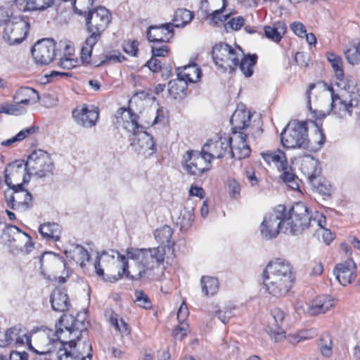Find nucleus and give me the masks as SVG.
Returning <instances> with one entry per match:
<instances>
[{"instance_id":"1","label":"nucleus","mask_w":360,"mask_h":360,"mask_svg":"<svg viewBox=\"0 0 360 360\" xmlns=\"http://www.w3.org/2000/svg\"><path fill=\"white\" fill-rule=\"evenodd\" d=\"M118 259L122 262V267L115 261L114 255L109 256L106 251L101 255L98 252L94 267L98 276L105 281L115 283L123 275L131 281L146 279L148 281L158 280L163 275L160 268L164 262L165 257L159 248L138 249L129 248L127 255L129 259L135 260V266L129 271L128 261L125 256L116 252Z\"/></svg>"},{"instance_id":"2","label":"nucleus","mask_w":360,"mask_h":360,"mask_svg":"<svg viewBox=\"0 0 360 360\" xmlns=\"http://www.w3.org/2000/svg\"><path fill=\"white\" fill-rule=\"evenodd\" d=\"M262 276L266 290L276 297L285 296L295 280L292 265L281 258L271 261L264 270Z\"/></svg>"},{"instance_id":"3","label":"nucleus","mask_w":360,"mask_h":360,"mask_svg":"<svg viewBox=\"0 0 360 360\" xmlns=\"http://www.w3.org/2000/svg\"><path fill=\"white\" fill-rule=\"evenodd\" d=\"M316 127V139L312 142L308 139L307 122L291 121L281 134V141L286 148H302L309 152H316L323 146L326 136L316 122L311 121Z\"/></svg>"},{"instance_id":"4","label":"nucleus","mask_w":360,"mask_h":360,"mask_svg":"<svg viewBox=\"0 0 360 360\" xmlns=\"http://www.w3.org/2000/svg\"><path fill=\"white\" fill-rule=\"evenodd\" d=\"M117 117H120L124 124V128L129 132L133 133L134 138L131 139V146L138 153L154 154L157 149L153 138L148 132L142 130L144 127L139 124V115L129 107L120 108L117 111Z\"/></svg>"},{"instance_id":"5","label":"nucleus","mask_w":360,"mask_h":360,"mask_svg":"<svg viewBox=\"0 0 360 360\" xmlns=\"http://www.w3.org/2000/svg\"><path fill=\"white\" fill-rule=\"evenodd\" d=\"M285 226L284 233L300 235L315 225L325 222V216L316 212L314 217L309 215L308 207L302 202H297L288 211H285Z\"/></svg>"},{"instance_id":"6","label":"nucleus","mask_w":360,"mask_h":360,"mask_svg":"<svg viewBox=\"0 0 360 360\" xmlns=\"http://www.w3.org/2000/svg\"><path fill=\"white\" fill-rule=\"evenodd\" d=\"M0 27H4V40L9 45H14L26 38L30 24L21 16L10 17L7 11L0 8Z\"/></svg>"},{"instance_id":"7","label":"nucleus","mask_w":360,"mask_h":360,"mask_svg":"<svg viewBox=\"0 0 360 360\" xmlns=\"http://www.w3.org/2000/svg\"><path fill=\"white\" fill-rule=\"evenodd\" d=\"M341 95L335 94L333 87H328L330 92L331 103L330 112L340 118H345L352 115L354 107L358 105L360 96L358 92L349 91L347 87Z\"/></svg>"},{"instance_id":"8","label":"nucleus","mask_w":360,"mask_h":360,"mask_svg":"<svg viewBox=\"0 0 360 360\" xmlns=\"http://www.w3.org/2000/svg\"><path fill=\"white\" fill-rule=\"evenodd\" d=\"M242 49L232 48L227 44L220 42L213 46L212 55L215 65L224 72H232L238 65L239 58L243 55Z\"/></svg>"},{"instance_id":"9","label":"nucleus","mask_w":360,"mask_h":360,"mask_svg":"<svg viewBox=\"0 0 360 360\" xmlns=\"http://www.w3.org/2000/svg\"><path fill=\"white\" fill-rule=\"evenodd\" d=\"M285 206L277 205L271 212L266 213L260 224L259 231L262 237L266 240L276 238L280 231L284 233Z\"/></svg>"},{"instance_id":"10","label":"nucleus","mask_w":360,"mask_h":360,"mask_svg":"<svg viewBox=\"0 0 360 360\" xmlns=\"http://www.w3.org/2000/svg\"><path fill=\"white\" fill-rule=\"evenodd\" d=\"M1 238L13 255H18L20 252L28 253L34 247L31 237L14 225L6 226Z\"/></svg>"},{"instance_id":"11","label":"nucleus","mask_w":360,"mask_h":360,"mask_svg":"<svg viewBox=\"0 0 360 360\" xmlns=\"http://www.w3.org/2000/svg\"><path fill=\"white\" fill-rule=\"evenodd\" d=\"M25 163L29 174L39 178L51 174L54 169V164L50 155L46 151L40 149L32 152Z\"/></svg>"},{"instance_id":"12","label":"nucleus","mask_w":360,"mask_h":360,"mask_svg":"<svg viewBox=\"0 0 360 360\" xmlns=\"http://www.w3.org/2000/svg\"><path fill=\"white\" fill-rule=\"evenodd\" d=\"M207 156L202 151L187 150L184 155L181 165L187 174L194 176H200L210 170Z\"/></svg>"},{"instance_id":"13","label":"nucleus","mask_w":360,"mask_h":360,"mask_svg":"<svg viewBox=\"0 0 360 360\" xmlns=\"http://www.w3.org/2000/svg\"><path fill=\"white\" fill-rule=\"evenodd\" d=\"M88 10L86 18V31L90 34H95L97 38L101 39L102 33L111 20L110 13L103 6H98L92 11L91 8Z\"/></svg>"},{"instance_id":"14","label":"nucleus","mask_w":360,"mask_h":360,"mask_svg":"<svg viewBox=\"0 0 360 360\" xmlns=\"http://www.w3.org/2000/svg\"><path fill=\"white\" fill-rule=\"evenodd\" d=\"M5 182L8 188H20L30 181L31 175L24 160H16L8 165L5 171Z\"/></svg>"},{"instance_id":"15","label":"nucleus","mask_w":360,"mask_h":360,"mask_svg":"<svg viewBox=\"0 0 360 360\" xmlns=\"http://www.w3.org/2000/svg\"><path fill=\"white\" fill-rule=\"evenodd\" d=\"M4 195L8 206L13 210L23 212L32 206V194L23 186L8 188L5 191Z\"/></svg>"},{"instance_id":"16","label":"nucleus","mask_w":360,"mask_h":360,"mask_svg":"<svg viewBox=\"0 0 360 360\" xmlns=\"http://www.w3.org/2000/svg\"><path fill=\"white\" fill-rule=\"evenodd\" d=\"M56 43L52 39H43L37 41L32 48V55L36 63L49 64L54 58Z\"/></svg>"},{"instance_id":"17","label":"nucleus","mask_w":360,"mask_h":360,"mask_svg":"<svg viewBox=\"0 0 360 360\" xmlns=\"http://www.w3.org/2000/svg\"><path fill=\"white\" fill-rule=\"evenodd\" d=\"M231 139L229 136H219L217 139H210L205 143L202 151L208 158V162H212L214 158L221 159L229 153Z\"/></svg>"},{"instance_id":"18","label":"nucleus","mask_w":360,"mask_h":360,"mask_svg":"<svg viewBox=\"0 0 360 360\" xmlns=\"http://www.w3.org/2000/svg\"><path fill=\"white\" fill-rule=\"evenodd\" d=\"M64 325H70V322H63V325L60 324V320L58 323L56 324V330L54 331L52 329L46 328L42 331L36 333L37 338L44 340V343L47 345L51 344L59 345L61 348L66 347L68 345L70 349H75L77 343L75 340L71 339L69 341H62L59 335L63 332Z\"/></svg>"},{"instance_id":"19","label":"nucleus","mask_w":360,"mask_h":360,"mask_svg":"<svg viewBox=\"0 0 360 360\" xmlns=\"http://www.w3.org/2000/svg\"><path fill=\"white\" fill-rule=\"evenodd\" d=\"M72 117L75 123L85 128H91L96 125L99 117L97 108L91 106L88 108L84 105L81 108H75L72 112Z\"/></svg>"},{"instance_id":"20","label":"nucleus","mask_w":360,"mask_h":360,"mask_svg":"<svg viewBox=\"0 0 360 360\" xmlns=\"http://www.w3.org/2000/svg\"><path fill=\"white\" fill-rule=\"evenodd\" d=\"M247 135L243 132L233 133L231 146L229 148L230 157L241 160L249 157L251 153L250 146L246 141Z\"/></svg>"},{"instance_id":"21","label":"nucleus","mask_w":360,"mask_h":360,"mask_svg":"<svg viewBox=\"0 0 360 360\" xmlns=\"http://www.w3.org/2000/svg\"><path fill=\"white\" fill-rule=\"evenodd\" d=\"M146 34L150 42H168L174 35L173 24L168 22L161 25H151L148 28Z\"/></svg>"},{"instance_id":"22","label":"nucleus","mask_w":360,"mask_h":360,"mask_svg":"<svg viewBox=\"0 0 360 360\" xmlns=\"http://www.w3.org/2000/svg\"><path fill=\"white\" fill-rule=\"evenodd\" d=\"M327 59L335 72L336 78L339 81L337 82V85L342 89H346L347 87L350 89L351 87H354V82L349 77H345L341 57L333 53H328Z\"/></svg>"},{"instance_id":"23","label":"nucleus","mask_w":360,"mask_h":360,"mask_svg":"<svg viewBox=\"0 0 360 360\" xmlns=\"http://www.w3.org/2000/svg\"><path fill=\"white\" fill-rule=\"evenodd\" d=\"M356 264L352 259H347L343 263L336 264L333 272L340 284L345 286L352 283L356 276Z\"/></svg>"},{"instance_id":"24","label":"nucleus","mask_w":360,"mask_h":360,"mask_svg":"<svg viewBox=\"0 0 360 360\" xmlns=\"http://www.w3.org/2000/svg\"><path fill=\"white\" fill-rule=\"evenodd\" d=\"M300 170L307 178L308 181L319 177L321 174L320 162L311 155H304L301 161Z\"/></svg>"},{"instance_id":"25","label":"nucleus","mask_w":360,"mask_h":360,"mask_svg":"<svg viewBox=\"0 0 360 360\" xmlns=\"http://www.w3.org/2000/svg\"><path fill=\"white\" fill-rule=\"evenodd\" d=\"M1 344L8 342V346L17 347L18 345H27L30 348H32L31 345V335L24 333L18 327H13L7 330V340H4Z\"/></svg>"},{"instance_id":"26","label":"nucleus","mask_w":360,"mask_h":360,"mask_svg":"<svg viewBox=\"0 0 360 360\" xmlns=\"http://www.w3.org/2000/svg\"><path fill=\"white\" fill-rule=\"evenodd\" d=\"M335 306V300L327 295L317 296L309 307L308 311L312 316L324 314Z\"/></svg>"},{"instance_id":"27","label":"nucleus","mask_w":360,"mask_h":360,"mask_svg":"<svg viewBox=\"0 0 360 360\" xmlns=\"http://www.w3.org/2000/svg\"><path fill=\"white\" fill-rule=\"evenodd\" d=\"M251 113L245 109L237 108L232 115L230 122L232 126L233 133H239L247 128L250 123Z\"/></svg>"},{"instance_id":"28","label":"nucleus","mask_w":360,"mask_h":360,"mask_svg":"<svg viewBox=\"0 0 360 360\" xmlns=\"http://www.w3.org/2000/svg\"><path fill=\"white\" fill-rule=\"evenodd\" d=\"M50 302L53 310L56 311L65 312L69 309L70 306L68 295L63 289L56 288L50 297Z\"/></svg>"},{"instance_id":"29","label":"nucleus","mask_w":360,"mask_h":360,"mask_svg":"<svg viewBox=\"0 0 360 360\" xmlns=\"http://www.w3.org/2000/svg\"><path fill=\"white\" fill-rule=\"evenodd\" d=\"M65 255L70 260L79 264L82 267H84L86 262L90 259L88 251L82 245L78 244H71L69 248L65 250Z\"/></svg>"},{"instance_id":"30","label":"nucleus","mask_w":360,"mask_h":360,"mask_svg":"<svg viewBox=\"0 0 360 360\" xmlns=\"http://www.w3.org/2000/svg\"><path fill=\"white\" fill-rule=\"evenodd\" d=\"M177 77L188 84V82L195 83L200 80L202 76L201 69L196 65H188L183 68L176 69Z\"/></svg>"},{"instance_id":"31","label":"nucleus","mask_w":360,"mask_h":360,"mask_svg":"<svg viewBox=\"0 0 360 360\" xmlns=\"http://www.w3.org/2000/svg\"><path fill=\"white\" fill-rule=\"evenodd\" d=\"M13 98L15 101H18V103L24 105H30L39 102L40 97L38 92L34 89L28 86H22L17 90Z\"/></svg>"},{"instance_id":"32","label":"nucleus","mask_w":360,"mask_h":360,"mask_svg":"<svg viewBox=\"0 0 360 360\" xmlns=\"http://www.w3.org/2000/svg\"><path fill=\"white\" fill-rule=\"evenodd\" d=\"M261 155L268 165L274 163L278 170L280 169L285 168V167L288 164L285 155L281 149L262 152L261 153Z\"/></svg>"},{"instance_id":"33","label":"nucleus","mask_w":360,"mask_h":360,"mask_svg":"<svg viewBox=\"0 0 360 360\" xmlns=\"http://www.w3.org/2000/svg\"><path fill=\"white\" fill-rule=\"evenodd\" d=\"M39 231L44 238L58 241L60 237L62 228L57 223L46 222L40 225Z\"/></svg>"},{"instance_id":"34","label":"nucleus","mask_w":360,"mask_h":360,"mask_svg":"<svg viewBox=\"0 0 360 360\" xmlns=\"http://www.w3.org/2000/svg\"><path fill=\"white\" fill-rule=\"evenodd\" d=\"M285 22L278 21L273 26H264V32L266 38L274 42H279L286 31Z\"/></svg>"},{"instance_id":"35","label":"nucleus","mask_w":360,"mask_h":360,"mask_svg":"<svg viewBox=\"0 0 360 360\" xmlns=\"http://www.w3.org/2000/svg\"><path fill=\"white\" fill-rule=\"evenodd\" d=\"M63 322H70V325H64V328L70 335L75 334L77 339L80 338L82 333L86 332L82 328V323L75 319L72 315L63 314L60 319V324L63 325Z\"/></svg>"},{"instance_id":"36","label":"nucleus","mask_w":360,"mask_h":360,"mask_svg":"<svg viewBox=\"0 0 360 360\" xmlns=\"http://www.w3.org/2000/svg\"><path fill=\"white\" fill-rule=\"evenodd\" d=\"M202 293L207 297L216 295L219 290V283L217 278L203 276L200 280Z\"/></svg>"},{"instance_id":"37","label":"nucleus","mask_w":360,"mask_h":360,"mask_svg":"<svg viewBox=\"0 0 360 360\" xmlns=\"http://www.w3.org/2000/svg\"><path fill=\"white\" fill-rule=\"evenodd\" d=\"M193 18V14L191 11L186 8L177 9L174 15L172 22L174 27H184L188 24Z\"/></svg>"},{"instance_id":"38","label":"nucleus","mask_w":360,"mask_h":360,"mask_svg":"<svg viewBox=\"0 0 360 360\" xmlns=\"http://www.w3.org/2000/svg\"><path fill=\"white\" fill-rule=\"evenodd\" d=\"M187 84L183 80L177 79L170 80L168 83V94L174 99L182 98L186 95Z\"/></svg>"},{"instance_id":"39","label":"nucleus","mask_w":360,"mask_h":360,"mask_svg":"<svg viewBox=\"0 0 360 360\" xmlns=\"http://www.w3.org/2000/svg\"><path fill=\"white\" fill-rule=\"evenodd\" d=\"M173 231L172 228L167 225H165L154 231V237L155 240L162 245L170 247L174 244L171 241Z\"/></svg>"},{"instance_id":"40","label":"nucleus","mask_w":360,"mask_h":360,"mask_svg":"<svg viewBox=\"0 0 360 360\" xmlns=\"http://www.w3.org/2000/svg\"><path fill=\"white\" fill-rule=\"evenodd\" d=\"M100 39L95 34H90L86 39L81 50V60L83 63H89L90 62L93 48Z\"/></svg>"},{"instance_id":"41","label":"nucleus","mask_w":360,"mask_h":360,"mask_svg":"<svg viewBox=\"0 0 360 360\" xmlns=\"http://www.w3.org/2000/svg\"><path fill=\"white\" fill-rule=\"evenodd\" d=\"M257 56L256 54H249L243 57L240 63L238 62L241 72L246 77H250L253 74V67L256 65Z\"/></svg>"},{"instance_id":"42","label":"nucleus","mask_w":360,"mask_h":360,"mask_svg":"<svg viewBox=\"0 0 360 360\" xmlns=\"http://www.w3.org/2000/svg\"><path fill=\"white\" fill-rule=\"evenodd\" d=\"M73 349L67 347L61 348L59 347L57 357L58 360H91L92 354L88 353L86 356H79V354H75Z\"/></svg>"},{"instance_id":"43","label":"nucleus","mask_w":360,"mask_h":360,"mask_svg":"<svg viewBox=\"0 0 360 360\" xmlns=\"http://www.w3.org/2000/svg\"><path fill=\"white\" fill-rule=\"evenodd\" d=\"M39 128L35 126H31L30 127L22 129L19 131L15 136L11 139H8L6 141H4L1 143L2 146H10L13 143L20 141L29 136L34 134L37 131H38Z\"/></svg>"},{"instance_id":"44","label":"nucleus","mask_w":360,"mask_h":360,"mask_svg":"<svg viewBox=\"0 0 360 360\" xmlns=\"http://www.w3.org/2000/svg\"><path fill=\"white\" fill-rule=\"evenodd\" d=\"M20 11H35V10H44L49 7L51 4L46 0H24L22 2Z\"/></svg>"},{"instance_id":"45","label":"nucleus","mask_w":360,"mask_h":360,"mask_svg":"<svg viewBox=\"0 0 360 360\" xmlns=\"http://www.w3.org/2000/svg\"><path fill=\"white\" fill-rule=\"evenodd\" d=\"M326 225V218L325 217V222L321 223V224L315 225L313 229H315L316 234L319 236H321L323 242L329 245L334 240V234L330 231V230L326 229L325 226Z\"/></svg>"},{"instance_id":"46","label":"nucleus","mask_w":360,"mask_h":360,"mask_svg":"<svg viewBox=\"0 0 360 360\" xmlns=\"http://www.w3.org/2000/svg\"><path fill=\"white\" fill-rule=\"evenodd\" d=\"M285 168L280 169L279 170L283 171V173L281 175V179L286 183L289 187L292 189L298 188V184L296 182L297 176L295 175L293 172H291L290 168H288V165L285 167Z\"/></svg>"},{"instance_id":"47","label":"nucleus","mask_w":360,"mask_h":360,"mask_svg":"<svg viewBox=\"0 0 360 360\" xmlns=\"http://www.w3.org/2000/svg\"><path fill=\"white\" fill-rule=\"evenodd\" d=\"M309 183L320 194L324 195H329L330 194L331 186L325 181H321L319 177L311 179Z\"/></svg>"},{"instance_id":"48","label":"nucleus","mask_w":360,"mask_h":360,"mask_svg":"<svg viewBox=\"0 0 360 360\" xmlns=\"http://www.w3.org/2000/svg\"><path fill=\"white\" fill-rule=\"evenodd\" d=\"M345 57L352 65H356L360 61V43L354 45L348 49L345 52Z\"/></svg>"},{"instance_id":"49","label":"nucleus","mask_w":360,"mask_h":360,"mask_svg":"<svg viewBox=\"0 0 360 360\" xmlns=\"http://www.w3.org/2000/svg\"><path fill=\"white\" fill-rule=\"evenodd\" d=\"M319 347L321 354L326 357L332 354V338L329 335H326L320 339Z\"/></svg>"},{"instance_id":"50","label":"nucleus","mask_w":360,"mask_h":360,"mask_svg":"<svg viewBox=\"0 0 360 360\" xmlns=\"http://www.w3.org/2000/svg\"><path fill=\"white\" fill-rule=\"evenodd\" d=\"M217 306L214 307V309L210 311V314H215L218 319L224 323L226 324L233 316V310L234 308H227L224 310L218 309Z\"/></svg>"},{"instance_id":"51","label":"nucleus","mask_w":360,"mask_h":360,"mask_svg":"<svg viewBox=\"0 0 360 360\" xmlns=\"http://www.w3.org/2000/svg\"><path fill=\"white\" fill-rule=\"evenodd\" d=\"M124 60H125V57L122 56L119 51H113L112 52L105 55L103 56V59H102L98 63H96L95 61L94 62V64L95 66L98 67L106 62H122Z\"/></svg>"},{"instance_id":"52","label":"nucleus","mask_w":360,"mask_h":360,"mask_svg":"<svg viewBox=\"0 0 360 360\" xmlns=\"http://www.w3.org/2000/svg\"><path fill=\"white\" fill-rule=\"evenodd\" d=\"M315 88V84H310L308 86V89L306 92V95H307V97L308 98V106H309V110H311L312 115H313V117L316 119V120H323L324 119L328 114H329V112H324L323 111H318V110H311V91L312 89H314Z\"/></svg>"},{"instance_id":"53","label":"nucleus","mask_w":360,"mask_h":360,"mask_svg":"<svg viewBox=\"0 0 360 360\" xmlns=\"http://www.w3.org/2000/svg\"><path fill=\"white\" fill-rule=\"evenodd\" d=\"M223 1H224L223 7L221 9L214 11L212 13L210 18L211 22L215 25H218L219 23L224 22L229 18V14L222 15L223 9H224L226 7L225 0H223Z\"/></svg>"},{"instance_id":"54","label":"nucleus","mask_w":360,"mask_h":360,"mask_svg":"<svg viewBox=\"0 0 360 360\" xmlns=\"http://www.w3.org/2000/svg\"><path fill=\"white\" fill-rule=\"evenodd\" d=\"M244 23L245 19L242 16L232 18L226 23H225L224 29L226 32L232 30L236 31L240 30L244 25Z\"/></svg>"},{"instance_id":"55","label":"nucleus","mask_w":360,"mask_h":360,"mask_svg":"<svg viewBox=\"0 0 360 360\" xmlns=\"http://www.w3.org/2000/svg\"><path fill=\"white\" fill-rule=\"evenodd\" d=\"M135 297V301L138 303L139 307L146 309H150L152 307V304L148 296L143 291L136 290Z\"/></svg>"},{"instance_id":"56","label":"nucleus","mask_w":360,"mask_h":360,"mask_svg":"<svg viewBox=\"0 0 360 360\" xmlns=\"http://www.w3.org/2000/svg\"><path fill=\"white\" fill-rule=\"evenodd\" d=\"M188 324L184 321L179 322L172 331V335L178 340H182L187 335Z\"/></svg>"},{"instance_id":"57","label":"nucleus","mask_w":360,"mask_h":360,"mask_svg":"<svg viewBox=\"0 0 360 360\" xmlns=\"http://www.w3.org/2000/svg\"><path fill=\"white\" fill-rule=\"evenodd\" d=\"M15 104H6V114L20 115L26 112V108L21 105L22 103L15 101Z\"/></svg>"},{"instance_id":"58","label":"nucleus","mask_w":360,"mask_h":360,"mask_svg":"<svg viewBox=\"0 0 360 360\" xmlns=\"http://www.w3.org/2000/svg\"><path fill=\"white\" fill-rule=\"evenodd\" d=\"M138 41L136 40H128L122 44L123 50L131 56H136L139 52Z\"/></svg>"},{"instance_id":"59","label":"nucleus","mask_w":360,"mask_h":360,"mask_svg":"<svg viewBox=\"0 0 360 360\" xmlns=\"http://www.w3.org/2000/svg\"><path fill=\"white\" fill-rule=\"evenodd\" d=\"M268 333L276 342L281 341L285 337V332L281 328V326L269 327Z\"/></svg>"},{"instance_id":"60","label":"nucleus","mask_w":360,"mask_h":360,"mask_svg":"<svg viewBox=\"0 0 360 360\" xmlns=\"http://www.w3.org/2000/svg\"><path fill=\"white\" fill-rule=\"evenodd\" d=\"M181 217H182V220L181 221L182 226H191L194 217L193 209L187 210L184 208V210L181 212Z\"/></svg>"},{"instance_id":"61","label":"nucleus","mask_w":360,"mask_h":360,"mask_svg":"<svg viewBox=\"0 0 360 360\" xmlns=\"http://www.w3.org/2000/svg\"><path fill=\"white\" fill-rule=\"evenodd\" d=\"M152 56L153 58L156 57H164L165 56L168 52L169 51V49L167 45H160L155 44L152 46Z\"/></svg>"},{"instance_id":"62","label":"nucleus","mask_w":360,"mask_h":360,"mask_svg":"<svg viewBox=\"0 0 360 360\" xmlns=\"http://www.w3.org/2000/svg\"><path fill=\"white\" fill-rule=\"evenodd\" d=\"M271 316L275 322L274 326H281L284 319V313L279 308H274L271 311Z\"/></svg>"},{"instance_id":"63","label":"nucleus","mask_w":360,"mask_h":360,"mask_svg":"<svg viewBox=\"0 0 360 360\" xmlns=\"http://www.w3.org/2000/svg\"><path fill=\"white\" fill-rule=\"evenodd\" d=\"M291 30L298 37H302L307 32L305 26L300 22H294L290 25Z\"/></svg>"},{"instance_id":"64","label":"nucleus","mask_w":360,"mask_h":360,"mask_svg":"<svg viewBox=\"0 0 360 360\" xmlns=\"http://www.w3.org/2000/svg\"><path fill=\"white\" fill-rule=\"evenodd\" d=\"M229 189L232 198H236L240 195V187L238 182L232 179L229 182Z\"/></svg>"}]
</instances>
